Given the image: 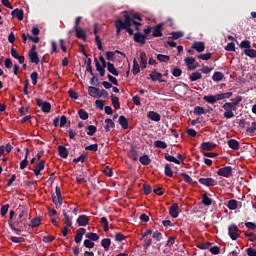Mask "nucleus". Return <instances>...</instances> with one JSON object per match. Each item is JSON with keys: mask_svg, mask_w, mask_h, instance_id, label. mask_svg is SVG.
<instances>
[{"mask_svg": "<svg viewBox=\"0 0 256 256\" xmlns=\"http://www.w3.org/2000/svg\"><path fill=\"white\" fill-rule=\"evenodd\" d=\"M28 225L27 219H19L17 218L16 221L10 222V228L15 231L17 234H20L24 229H26Z\"/></svg>", "mask_w": 256, "mask_h": 256, "instance_id": "nucleus-1", "label": "nucleus"}, {"mask_svg": "<svg viewBox=\"0 0 256 256\" xmlns=\"http://www.w3.org/2000/svg\"><path fill=\"white\" fill-rule=\"evenodd\" d=\"M222 109H224V118L231 119L235 117L234 111H237V108H235V106L230 102L224 103V105H222Z\"/></svg>", "mask_w": 256, "mask_h": 256, "instance_id": "nucleus-2", "label": "nucleus"}, {"mask_svg": "<svg viewBox=\"0 0 256 256\" xmlns=\"http://www.w3.org/2000/svg\"><path fill=\"white\" fill-rule=\"evenodd\" d=\"M233 173V168L231 166H226L223 168L218 169L216 174L220 177L228 178Z\"/></svg>", "mask_w": 256, "mask_h": 256, "instance_id": "nucleus-3", "label": "nucleus"}, {"mask_svg": "<svg viewBox=\"0 0 256 256\" xmlns=\"http://www.w3.org/2000/svg\"><path fill=\"white\" fill-rule=\"evenodd\" d=\"M238 231L239 228L237 227V225L232 224L228 226V235L230 236V239L237 240L239 237Z\"/></svg>", "mask_w": 256, "mask_h": 256, "instance_id": "nucleus-4", "label": "nucleus"}, {"mask_svg": "<svg viewBox=\"0 0 256 256\" xmlns=\"http://www.w3.org/2000/svg\"><path fill=\"white\" fill-rule=\"evenodd\" d=\"M125 20L123 21L125 25V30L129 33L130 36L133 35L134 31L131 29L132 26V18L129 16V14L124 15Z\"/></svg>", "mask_w": 256, "mask_h": 256, "instance_id": "nucleus-5", "label": "nucleus"}, {"mask_svg": "<svg viewBox=\"0 0 256 256\" xmlns=\"http://www.w3.org/2000/svg\"><path fill=\"white\" fill-rule=\"evenodd\" d=\"M55 192L56 196L54 194L52 195V201L55 205H57L58 203L61 205L63 203V198L59 186H56Z\"/></svg>", "mask_w": 256, "mask_h": 256, "instance_id": "nucleus-6", "label": "nucleus"}, {"mask_svg": "<svg viewBox=\"0 0 256 256\" xmlns=\"http://www.w3.org/2000/svg\"><path fill=\"white\" fill-rule=\"evenodd\" d=\"M37 105L41 107L42 112L49 113L51 111V104L41 99H37Z\"/></svg>", "mask_w": 256, "mask_h": 256, "instance_id": "nucleus-7", "label": "nucleus"}, {"mask_svg": "<svg viewBox=\"0 0 256 256\" xmlns=\"http://www.w3.org/2000/svg\"><path fill=\"white\" fill-rule=\"evenodd\" d=\"M199 182L207 187H213L217 185V181L213 178H200Z\"/></svg>", "mask_w": 256, "mask_h": 256, "instance_id": "nucleus-8", "label": "nucleus"}, {"mask_svg": "<svg viewBox=\"0 0 256 256\" xmlns=\"http://www.w3.org/2000/svg\"><path fill=\"white\" fill-rule=\"evenodd\" d=\"M163 74L158 73L156 70H153L152 73L150 74V78L152 81L156 82L159 81L160 83H166L167 80L162 79Z\"/></svg>", "mask_w": 256, "mask_h": 256, "instance_id": "nucleus-9", "label": "nucleus"}, {"mask_svg": "<svg viewBox=\"0 0 256 256\" xmlns=\"http://www.w3.org/2000/svg\"><path fill=\"white\" fill-rule=\"evenodd\" d=\"M11 16L13 18H17L19 21H22L24 18V12L20 8H15V10H12Z\"/></svg>", "mask_w": 256, "mask_h": 256, "instance_id": "nucleus-10", "label": "nucleus"}, {"mask_svg": "<svg viewBox=\"0 0 256 256\" xmlns=\"http://www.w3.org/2000/svg\"><path fill=\"white\" fill-rule=\"evenodd\" d=\"M163 26H164L163 24H158L157 26L153 27L152 36L155 38L162 37L163 36V33H162Z\"/></svg>", "mask_w": 256, "mask_h": 256, "instance_id": "nucleus-11", "label": "nucleus"}, {"mask_svg": "<svg viewBox=\"0 0 256 256\" xmlns=\"http://www.w3.org/2000/svg\"><path fill=\"white\" fill-rule=\"evenodd\" d=\"M98 32H99V30H98V25L95 24V25H94L95 42H96V45H97L98 49H99L100 51H102V50H103V46H102V42H101L100 37L97 35Z\"/></svg>", "mask_w": 256, "mask_h": 256, "instance_id": "nucleus-12", "label": "nucleus"}, {"mask_svg": "<svg viewBox=\"0 0 256 256\" xmlns=\"http://www.w3.org/2000/svg\"><path fill=\"white\" fill-rule=\"evenodd\" d=\"M146 40H147V36H144L143 34H141L140 32L136 33L134 35V41L136 43H139L141 45H145L146 44Z\"/></svg>", "mask_w": 256, "mask_h": 256, "instance_id": "nucleus-13", "label": "nucleus"}, {"mask_svg": "<svg viewBox=\"0 0 256 256\" xmlns=\"http://www.w3.org/2000/svg\"><path fill=\"white\" fill-rule=\"evenodd\" d=\"M169 214L173 218H177L179 216V205L177 203H174L170 208H169Z\"/></svg>", "mask_w": 256, "mask_h": 256, "instance_id": "nucleus-14", "label": "nucleus"}, {"mask_svg": "<svg viewBox=\"0 0 256 256\" xmlns=\"http://www.w3.org/2000/svg\"><path fill=\"white\" fill-rule=\"evenodd\" d=\"M86 233V229L85 228H79L76 232V235H75V242L77 244H79L81 241H82V238H83V235Z\"/></svg>", "mask_w": 256, "mask_h": 256, "instance_id": "nucleus-15", "label": "nucleus"}, {"mask_svg": "<svg viewBox=\"0 0 256 256\" xmlns=\"http://www.w3.org/2000/svg\"><path fill=\"white\" fill-rule=\"evenodd\" d=\"M216 146L217 145L213 142H204V143L201 144L200 149L201 150H206V151H211L214 148H216Z\"/></svg>", "mask_w": 256, "mask_h": 256, "instance_id": "nucleus-16", "label": "nucleus"}, {"mask_svg": "<svg viewBox=\"0 0 256 256\" xmlns=\"http://www.w3.org/2000/svg\"><path fill=\"white\" fill-rule=\"evenodd\" d=\"M76 222L79 226H86L89 223V217L87 215H80Z\"/></svg>", "mask_w": 256, "mask_h": 256, "instance_id": "nucleus-17", "label": "nucleus"}, {"mask_svg": "<svg viewBox=\"0 0 256 256\" xmlns=\"http://www.w3.org/2000/svg\"><path fill=\"white\" fill-rule=\"evenodd\" d=\"M88 94L93 98H100V89L96 87H89Z\"/></svg>", "mask_w": 256, "mask_h": 256, "instance_id": "nucleus-18", "label": "nucleus"}, {"mask_svg": "<svg viewBox=\"0 0 256 256\" xmlns=\"http://www.w3.org/2000/svg\"><path fill=\"white\" fill-rule=\"evenodd\" d=\"M45 168V161L40 160L39 163L37 164L36 168L34 169V174L36 176H39L41 174V171H43Z\"/></svg>", "mask_w": 256, "mask_h": 256, "instance_id": "nucleus-19", "label": "nucleus"}, {"mask_svg": "<svg viewBox=\"0 0 256 256\" xmlns=\"http://www.w3.org/2000/svg\"><path fill=\"white\" fill-rule=\"evenodd\" d=\"M228 147H230L232 150H239L240 149V143L235 139L228 140Z\"/></svg>", "mask_w": 256, "mask_h": 256, "instance_id": "nucleus-20", "label": "nucleus"}, {"mask_svg": "<svg viewBox=\"0 0 256 256\" xmlns=\"http://www.w3.org/2000/svg\"><path fill=\"white\" fill-rule=\"evenodd\" d=\"M140 65L142 70L147 68V55L145 52H141L140 54Z\"/></svg>", "mask_w": 256, "mask_h": 256, "instance_id": "nucleus-21", "label": "nucleus"}, {"mask_svg": "<svg viewBox=\"0 0 256 256\" xmlns=\"http://www.w3.org/2000/svg\"><path fill=\"white\" fill-rule=\"evenodd\" d=\"M115 26H116V29H117V32H116V35L119 36L120 33H121V30H125L124 28L125 25H124V21L118 19L116 22H115Z\"/></svg>", "mask_w": 256, "mask_h": 256, "instance_id": "nucleus-22", "label": "nucleus"}, {"mask_svg": "<svg viewBox=\"0 0 256 256\" xmlns=\"http://www.w3.org/2000/svg\"><path fill=\"white\" fill-rule=\"evenodd\" d=\"M147 117L152 120V121H155V122H159L161 120V116L160 114L154 112V111H150L148 114H147Z\"/></svg>", "mask_w": 256, "mask_h": 256, "instance_id": "nucleus-23", "label": "nucleus"}, {"mask_svg": "<svg viewBox=\"0 0 256 256\" xmlns=\"http://www.w3.org/2000/svg\"><path fill=\"white\" fill-rule=\"evenodd\" d=\"M192 48L197 52L202 53L205 51V44L203 42H195Z\"/></svg>", "mask_w": 256, "mask_h": 256, "instance_id": "nucleus-24", "label": "nucleus"}, {"mask_svg": "<svg viewBox=\"0 0 256 256\" xmlns=\"http://www.w3.org/2000/svg\"><path fill=\"white\" fill-rule=\"evenodd\" d=\"M28 56H29L31 63H34L36 65L39 64L40 60H39L37 52L29 53Z\"/></svg>", "mask_w": 256, "mask_h": 256, "instance_id": "nucleus-25", "label": "nucleus"}, {"mask_svg": "<svg viewBox=\"0 0 256 256\" xmlns=\"http://www.w3.org/2000/svg\"><path fill=\"white\" fill-rule=\"evenodd\" d=\"M118 122H119V124L121 125V127L123 129H128L129 122H128V120H127V118L125 116H120Z\"/></svg>", "mask_w": 256, "mask_h": 256, "instance_id": "nucleus-26", "label": "nucleus"}, {"mask_svg": "<svg viewBox=\"0 0 256 256\" xmlns=\"http://www.w3.org/2000/svg\"><path fill=\"white\" fill-rule=\"evenodd\" d=\"M107 69L114 76H119V71L114 67V64L108 62Z\"/></svg>", "mask_w": 256, "mask_h": 256, "instance_id": "nucleus-27", "label": "nucleus"}, {"mask_svg": "<svg viewBox=\"0 0 256 256\" xmlns=\"http://www.w3.org/2000/svg\"><path fill=\"white\" fill-rule=\"evenodd\" d=\"M58 152H59V155L62 157V158H67L68 157V150L66 149V147L64 146H58Z\"/></svg>", "mask_w": 256, "mask_h": 256, "instance_id": "nucleus-28", "label": "nucleus"}, {"mask_svg": "<svg viewBox=\"0 0 256 256\" xmlns=\"http://www.w3.org/2000/svg\"><path fill=\"white\" fill-rule=\"evenodd\" d=\"M185 63L188 65L190 70H195L197 68V66H191L195 63V58L193 57L186 58Z\"/></svg>", "mask_w": 256, "mask_h": 256, "instance_id": "nucleus-29", "label": "nucleus"}, {"mask_svg": "<svg viewBox=\"0 0 256 256\" xmlns=\"http://www.w3.org/2000/svg\"><path fill=\"white\" fill-rule=\"evenodd\" d=\"M75 31H76L77 38L86 41V34L83 29L77 28V29H75Z\"/></svg>", "mask_w": 256, "mask_h": 256, "instance_id": "nucleus-30", "label": "nucleus"}, {"mask_svg": "<svg viewBox=\"0 0 256 256\" xmlns=\"http://www.w3.org/2000/svg\"><path fill=\"white\" fill-rule=\"evenodd\" d=\"M224 78V74L221 72H215L214 75H212V80H214V82H220L222 81Z\"/></svg>", "mask_w": 256, "mask_h": 256, "instance_id": "nucleus-31", "label": "nucleus"}, {"mask_svg": "<svg viewBox=\"0 0 256 256\" xmlns=\"http://www.w3.org/2000/svg\"><path fill=\"white\" fill-rule=\"evenodd\" d=\"M227 207L230 210H236L238 208V201L235 199L228 201Z\"/></svg>", "mask_w": 256, "mask_h": 256, "instance_id": "nucleus-32", "label": "nucleus"}, {"mask_svg": "<svg viewBox=\"0 0 256 256\" xmlns=\"http://www.w3.org/2000/svg\"><path fill=\"white\" fill-rule=\"evenodd\" d=\"M111 101L115 109H120V102L119 98L116 97L114 94L111 95Z\"/></svg>", "mask_w": 256, "mask_h": 256, "instance_id": "nucleus-33", "label": "nucleus"}, {"mask_svg": "<svg viewBox=\"0 0 256 256\" xmlns=\"http://www.w3.org/2000/svg\"><path fill=\"white\" fill-rule=\"evenodd\" d=\"M139 161L144 166H147L151 163V159L148 155H143L142 157H140Z\"/></svg>", "mask_w": 256, "mask_h": 256, "instance_id": "nucleus-34", "label": "nucleus"}, {"mask_svg": "<svg viewBox=\"0 0 256 256\" xmlns=\"http://www.w3.org/2000/svg\"><path fill=\"white\" fill-rule=\"evenodd\" d=\"M40 224H41V218L36 217V218L31 220V223L29 224V227L35 228V227H38Z\"/></svg>", "mask_w": 256, "mask_h": 256, "instance_id": "nucleus-35", "label": "nucleus"}, {"mask_svg": "<svg viewBox=\"0 0 256 256\" xmlns=\"http://www.w3.org/2000/svg\"><path fill=\"white\" fill-rule=\"evenodd\" d=\"M101 245L104 247L105 251H108L111 246V239L105 238L101 241Z\"/></svg>", "mask_w": 256, "mask_h": 256, "instance_id": "nucleus-36", "label": "nucleus"}, {"mask_svg": "<svg viewBox=\"0 0 256 256\" xmlns=\"http://www.w3.org/2000/svg\"><path fill=\"white\" fill-rule=\"evenodd\" d=\"M105 123L107 124L105 127L106 132H109L112 128H115V123L111 119H106Z\"/></svg>", "mask_w": 256, "mask_h": 256, "instance_id": "nucleus-37", "label": "nucleus"}, {"mask_svg": "<svg viewBox=\"0 0 256 256\" xmlns=\"http://www.w3.org/2000/svg\"><path fill=\"white\" fill-rule=\"evenodd\" d=\"M86 237L88 238V240L90 241H98L99 240V235L93 232H89L86 234Z\"/></svg>", "mask_w": 256, "mask_h": 256, "instance_id": "nucleus-38", "label": "nucleus"}, {"mask_svg": "<svg viewBox=\"0 0 256 256\" xmlns=\"http://www.w3.org/2000/svg\"><path fill=\"white\" fill-rule=\"evenodd\" d=\"M244 54H246V56L250 57V58H256V50L254 49H245L244 50Z\"/></svg>", "mask_w": 256, "mask_h": 256, "instance_id": "nucleus-39", "label": "nucleus"}, {"mask_svg": "<svg viewBox=\"0 0 256 256\" xmlns=\"http://www.w3.org/2000/svg\"><path fill=\"white\" fill-rule=\"evenodd\" d=\"M132 72H133L134 75H137V74L140 73V66H139V64H138L136 59H134V61H133Z\"/></svg>", "mask_w": 256, "mask_h": 256, "instance_id": "nucleus-40", "label": "nucleus"}, {"mask_svg": "<svg viewBox=\"0 0 256 256\" xmlns=\"http://www.w3.org/2000/svg\"><path fill=\"white\" fill-rule=\"evenodd\" d=\"M100 222H101V224L103 226L104 231L108 232L109 231V222H108L107 218L106 217H102Z\"/></svg>", "mask_w": 256, "mask_h": 256, "instance_id": "nucleus-41", "label": "nucleus"}, {"mask_svg": "<svg viewBox=\"0 0 256 256\" xmlns=\"http://www.w3.org/2000/svg\"><path fill=\"white\" fill-rule=\"evenodd\" d=\"M172 37H169V39H173V40H178L182 37H184V33L179 31V32H172L171 33Z\"/></svg>", "mask_w": 256, "mask_h": 256, "instance_id": "nucleus-42", "label": "nucleus"}, {"mask_svg": "<svg viewBox=\"0 0 256 256\" xmlns=\"http://www.w3.org/2000/svg\"><path fill=\"white\" fill-rule=\"evenodd\" d=\"M194 114L196 116H200V115L206 114V111L203 107L196 106L195 109H194Z\"/></svg>", "mask_w": 256, "mask_h": 256, "instance_id": "nucleus-43", "label": "nucleus"}, {"mask_svg": "<svg viewBox=\"0 0 256 256\" xmlns=\"http://www.w3.org/2000/svg\"><path fill=\"white\" fill-rule=\"evenodd\" d=\"M201 78H202V74L199 73V72H194V73H192V75L190 76V80H191L192 82L198 81V80H200Z\"/></svg>", "mask_w": 256, "mask_h": 256, "instance_id": "nucleus-44", "label": "nucleus"}, {"mask_svg": "<svg viewBox=\"0 0 256 256\" xmlns=\"http://www.w3.org/2000/svg\"><path fill=\"white\" fill-rule=\"evenodd\" d=\"M88 130L87 135L93 136L97 132V127L94 125H90L86 128Z\"/></svg>", "mask_w": 256, "mask_h": 256, "instance_id": "nucleus-45", "label": "nucleus"}, {"mask_svg": "<svg viewBox=\"0 0 256 256\" xmlns=\"http://www.w3.org/2000/svg\"><path fill=\"white\" fill-rule=\"evenodd\" d=\"M154 145H155L156 148H161V149H166L168 147L166 142H163V141H160V140L155 141Z\"/></svg>", "mask_w": 256, "mask_h": 256, "instance_id": "nucleus-46", "label": "nucleus"}, {"mask_svg": "<svg viewBox=\"0 0 256 256\" xmlns=\"http://www.w3.org/2000/svg\"><path fill=\"white\" fill-rule=\"evenodd\" d=\"M78 115L82 120H87L89 118V114L84 109H80Z\"/></svg>", "mask_w": 256, "mask_h": 256, "instance_id": "nucleus-47", "label": "nucleus"}, {"mask_svg": "<svg viewBox=\"0 0 256 256\" xmlns=\"http://www.w3.org/2000/svg\"><path fill=\"white\" fill-rule=\"evenodd\" d=\"M240 48L246 49V50L251 49V42L247 40L240 42Z\"/></svg>", "mask_w": 256, "mask_h": 256, "instance_id": "nucleus-48", "label": "nucleus"}, {"mask_svg": "<svg viewBox=\"0 0 256 256\" xmlns=\"http://www.w3.org/2000/svg\"><path fill=\"white\" fill-rule=\"evenodd\" d=\"M130 152H131V155H132V159L134 161H137L139 159V155H138V151L135 149L134 146H131Z\"/></svg>", "mask_w": 256, "mask_h": 256, "instance_id": "nucleus-49", "label": "nucleus"}, {"mask_svg": "<svg viewBox=\"0 0 256 256\" xmlns=\"http://www.w3.org/2000/svg\"><path fill=\"white\" fill-rule=\"evenodd\" d=\"M202 203L205 204L206 206H211L213 201L210 199L207 194L203 195Z\"/></svg>", "mask_w": 256, "mask_h": 256, "instance_id": "nucleus-50", "label": "nucleus"}, {"mask_svg": "<svg viewBox=\"0 0 256 256\" xmlns=\"http://www.w3.org/2000/svg\"><path fill=\"white\" fill-rule=\"evenodd\" d=\"M157 59L161 62V63H167L168 61H170V57L167 55H162L159 54L157 55Z\"/></svg>", "mask_w": 256, "mask_h": 256, "instance_id": "nucleus-51", "label": "nucleus"}, {"mask_svg": "<svg viewBox=\"0 0 256 256\" xmlns=\"http://www.w3.org/2000/svg\"><path fill=\"white\" fill-rule=\"evenodd\" d=\"M63 215H64V223L71 227L72 226V220L70 219V217L68 216V214L64 211L63 212Z\"/></svg>", "mask_w": 256, "mask_h": 256, "instance_id": "nucleus-52", "label": "nucleus"}, {"mask_svg": "<svg viewBox=\"0 0 256 256\" xmlns=\"http://www.w3.org/2000/svg\"><path fill=\"white\" fill-rule=\"evenodd\" d=\"M165 175L168 177H173V171L171 169V166L169 164L165 165Z\"/></svg>", "mask_w": 256, "mask_h": 256, "instance_id": "nucleus-53", "label": "nucleus"}, {"mask_svg": "<svg viewBox=\"0 0 256 256\" xmlns=\"http://www.w3.org/2000/svg\"><path fill=\"white\" fill-rule=\"evenodd\" d=\"M203 99H204L207 103L212 104V105L216 103V101H215V96H214V95L205 96Z\"/></svg>", "mask_w": 256, "mask_h": 256, "instance_id": "nucleus-54", "label": "nucleus"}, {"mask_svg": "<svg viewBox=\"0 0 256 256\" xmlns=\"http://www.w3.org/2000/svg\"><path fill=\"white\" fill-rule=\"evenodd\" d=\"M165 159H166L167 161H169V162H173V163H176V164H178V165L181 164V162H180L177 158H175L174 156L166 155V156H165Z\"/></svg>", "mask_w": 256, "mask_h": 256, "instance_id": "nucleus-55", "label": "nucleus"}, {"mask_svg": "<svg viewBox=\"0 0 256 256\" xmlns=\"http://www.w3.org/2000/svg\"><path fill=\"white\" fill-rule=\"evenodd\" d=\"M243 98L241 96H236V99L232 100V102H230L233 107L237 108V106L242 102Z\"/></svg>", "mask_w": 256, "mask_h": 256, "instance_id": "nucleus-56", "label": "nucleus"}, {"mask_svg": "<svg viewBox=\"0 0 256 256\" xmlns=\"http://www.w3.org/2000/svg\"><path fill=\"white\" fill-rule=\"evenodd\" d=\"M88 157L87 154H82L81 156H79L78 158L73 159L74 163H78V162H85V159Z\"/></svg>", "mask_w": 256, "mask_h": 256, "instance_id": "nucleus-57", "label": "nucleus"}, {"mask_svg": "<svg viewBox=\"0 0 256 256\" xmlns=\"http://www.w3.org/2000/svg\"><path fill=\"white\" fill-rule=\"evenodd\" d=\"M198 58L204 61H208L212 58V54L211 53L201 54L198 56Z\"/></svg>", "mask_w": 256, "mask_h": 256, "instance_id": "nucleus-58", "label": "nucleus"}, {"mask_svg": "<svg viewBox=\"0 0 256 256\" xmlns=\"http://www.w3.org/2000/svg\"><path fill=\"white\" fill-rule=\"evenodd\" d=\"M10 240L14 243H23L25 239L23 237L11 236Z\"/></svg>", "mask_w": 256, "mask_h": 256, "instance_id": "nucleus-59", "label": "nucleus"}, {"mask_svg": "<svg viewBox=\"0 0 256 256\" xmlns=\"http://www.w3.org/2000/svg\"><path fill=\"white\" fill-rule=\"evenodd\" d=\"M143 190H144L145 195H149L152 192V187L149 184H144Z\"/></svg>", "mask_w": 256, "mask_h": 256, "instance_id": "nucleus-60", "label": "nucleus"}, {"mask_svg": "<svg viewBox=\"0 0 256 256\" xmlns=\"http://www.w3.org/2000/svg\"><path fill=\"white\" fill-rule=\"evenodd\" d=\"M28 217V210L24 209L19 213V216L17 219H27Z\"/></svg>", "mask_w": 256, "mask_h": 256, "instance_id": "nucleus-61", "label": "nucleus"}, {"mask_svg": "<svg viewBox=\"0 0 256 256\" xmlns=\"http://www.w3.org/2000/svg\"><path fill=\"white\" fill-rule=\"evenodd\" d=\"M87 151L97 152L98 151V144H92L85 148Z\"/></svg>", "mask_w": 256, "mask_h": 256, "instance_id": "nucleus-62", "label": "nucleus"}, {"mask_svg": "<svg viewBox=\"0 0 256 256\" xmlns=\"http://www.w3.org/2000/svg\"><path fill=\"white\" fill-rule=\"evenodd\" d=\"M173 76L180 77L182 75V70L178 67H175L172 71Z\"/></svg>", "mask_w": 256, "mask_h": 256, "instance_id": "nucleus-63", "label": "nucleus"}, {"mask_svg": "<svg viewBox=\"0 0 256 256\" xmlns=\"http://www.w3.org/2000/svg\"><path fill=\"white\" fill-rule=\"evenodd\" d=\"M246 254H248L249 256H256V249L250 247L246 249Z\"/></svg>", "mask_w": 256, "mask_h": 256, "instance_id": "nucleus-64", "label": "nucleus"}]
</instances>
